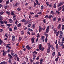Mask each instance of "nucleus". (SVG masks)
<instances>
[{
  "label": "nucleus",
  "mask_w": 64,
  "mask_h": 64,
  "mask_svg": "<svg viewBox=\"0 0 64 64\" xmlns=\"http://www.w3.org/2000/svg\"><path fill=\"white\" fill-rule=\"evenodd\" d=\"M39 49L42 51H43L44 50V48L42 47V44H40L39 45Z\"/></svg>",
  "instance_id": "obj_1"
},
{
  "label": "nucleus",
  "mask_w": 64,
  "mask_h": 64,
  "mask_svg": "<svg viewBox=\"0 0 64 64\" xmlns=\"http://www.w3.org/2000/svg\"><path fill=\"white\" fill-rule=\"evenodd\" d=\"M7 46H6V48H8V49H11V48L10 47V44H7Z\"/></svg>",
  "instance_id": "obj_2"
},
{
  "label": "nucleus",
  "mask_w": 64,
  "mask_h": 64,
  "mask_svg": "<svg viewBox=\"0 0 64 64\" xmlns=\"http://www.w3.org/2000/svg\"><path fill=\"white\" fill-rule=\"evenodd\" d=\"M63 3H64V2H60L59 4L57 6L58 7H59L60 6H61V5H62H62L63 4Z\"/></svg>",
  "instance_id": "obj_3"
},
{
  "label": "nucleus",
  "mask_w": 64,
  "mask_h": 64,
  "mask_svg": "<svg viewBox=\"0 0 64 64\" xmlns=\"http://www.w3.org/2000/svg\"><path fill=\"white\" fill-rule=\"evenodd\" d=\"M44 38L45 37L44 36H42L41 37L42 40V41H43V42H44V40H45L44 39Z\"/></svg>",
  "instance_id": "obj_4"
},
{
  "label": "nucleus",
  "mask_w": 64,
  "mask_h": 64,
  "mask_svg": "<svg viewBox=\"0 0 64 64\" xmlns=\"http://www.w3.org/2000/svg\"><path fill=\"white\" fill-rule=\"evenodd\" d=\"M12 41H14L15 40V36L14 35H13L12 37Z\"/></svg>",
  "instance_id": "obj_5"
},
{
  "label": "nucleus",
  "mask_w": 64,
  "mask_h": 64,
  "mask_svg": "<svg viewBox=\"0 0 64 64\" xmlns=\"http://www.w3.org/2000/svg\"><path fill=\"white\" fill-rule=\"evenodd\" d=\"M61 26V24H60L59 26H58V29H60V28Z\"/></svg>",
  "instance_id": "obj_6"
},
{
  "label": "nucleus",
  "mask_w": 64,
  "mask_h": 64,
  "mask_svg": "<svg viewBox=\"0 0 64 64\" xmlns=\"http://www.w3.org/2000/svg\"><path fill=\"white\" fill-rule=\"evenodd\" d=\"M51 17L53 18V16H52V15H51V14H50L49 15V16L48 17V18H49V19H50Z\"/></svg>",
  "instance_id": "obj_7"
},
{
  "label": "nucleus",
  "mask_w": 64,
  "mask_h": 64,
  "mask_svg": "<svg viewBox=\"0 0 64 64\" xmlns=\"http://www.w3.org/2000/svg\"><path fill=\"white\" fill-rule=\"evenodd\" d=\"M39 32H41V30L42 29V28L41 26H39Z\"/></svg>",
  "instance_id": "obj_8"
},
{
  "label": "nucleus",
  "mask_w": 64,
  "mask_h": 64,
  "mask_svg": "<svg viewBox=\"0 0 64 64\" xmlns=\"http://www.w3.org/2000/svg\"><path fill=\"white\" fill-rule=\"evenodd\" d=\"M50 50V48H48V49L47 50V52L49 53Z\"/></svg>",
  "instance_id": "obj_9"
},
{
  "label": "nucleus",
  "mask_w": 64,
  "mask_h": 64,
  "mask_svg": "<svg viewBox=\"0 0 64 64\" xmlns=\"http://www.w3.org/2000/svg\"><path fill=\"white\" fill-rule=\"evenodd\" d=\"M8 56L9 57H10V58H11L12 59V58H13V57H12V56H11L10 54H8Z\"/></svg>",
  "instance_id": "obj_10"
},
{
  "label": "nucleus",
  "mask_w": 64,
  "mask_h": 64,
  "mask_svg": "<svg viewBox=\"0 0 64 64\" xmlns=\"http://www.w3.org/2000/svg\"><path fill=\"white\" fill-rule=\"evenodd\" d=\"M3 40H1V39H0V45H1V44H2L3 43Z\"/></svg>",
  "instance_id": "obj_11"
},
{
  "label": "nucleus",
  "mask_w": 64,
  "mask_h": 64,
  "mask_svg": "<svg viewBox=\"0 0 64 64\" xmlns=\"http://www.w3.org/2000/svg\"><path fill=\"white\" fill-rule=\"evenodd\" d=\"M35 38H32L31 39L32 41V43H33L34 42V39Z\"/></svg>",
  "instance_id": "obj_12"
},
{
  "label": "nucleus",
  "mask_w": 64,
  "mask_h": 64,
  "mask_svg": "<svg viewBox=\"0 0 64 64\" xmlns=\"http://www.w3.org/2000/svg\"><path fill=\"white\" fill-rule=\"evenodd\" d=\"M62 9V7H60V8H59L58 9V11H60V10H61Z\"/></svg>",
  "instance_id": "obj_13"
},
{
  "label": "nucleus",
  "mask_w": 64,
  "mask_h": 64,
  "mask_svg": "<svg viewBox=\"0 0 64 64\" xmlns=\"http://www.w3.org/2000/svg\"><path fill=\"white\" fill-rule=\"evenodd\" d=\"M56 47L57 49H58V44H56Z\"/></svg>",
  "instance_id": "obj_14"
},
{
  "label": "nucleus",
  "mask_w": 64,
  "mask_h": 64,
  "mask_svg": "<svg viewBox=\"0 0 64 64\" xmlns=\"http://www.w3.org/2000/svg\"><path fill=\"white\" fill-rule=\"evenodd\" d=\"M64 29V26L63 25H62V30L63 31Z\"/></svg>",
  "instance_id": "obj_15"
},
{
  "label": "nucleus",
  "mask_w": 64,
  "mask_h": 64,
  "mask_svg": "<svg viewBox=\"0 0 64 64\" xmlns=\"http://www.w3.org/2000/svg\"><path fill=\"white\" fill-rule=\"evenodd\" d=\"M12 26V24H6V26H9V27H10V26Z\"/></svg>",
  "instance_id": "obj_16"
},
{
  "label": "nucleus",
  "mask_w": 64,
  "mask_h": 64,
  "mask_svg": "<svg viewBox=\"0 0 64 64\" xmlns=\"http://www.w3.org/2000/svg\"><path fill=\"white\" fill-rule=\"evenodd\" d=\"M58 58H59V57L58 56L55 60V61H58Z\"/></svg>",
  "instance_id": "obj_17"
},
{
  "label": "nucleus",
  "mask_w": 64,
  "mask_h": 64,
  "mask_svg": "<svg viewBox=\"0 0 64 64\" xmlns=\"http://www.w3.org/2000/svg\"><path fill=\"white\" fill-rule=\"evenodd\" d=\"M8 62L9 63H11V59L10 58L9 59Z\"/></svg>",
  "instance_id": "obj_18"
},
{
  "label": "nucleus",
  "mask_w": 64,
  "mask_h": 64,
  "mask_svg": "<svg viewBox=\"0 0 64 64\" xmlns=\"http://www.w3.org/2000/svg\"><path fill=\"white\" fill-rule=\"evenodd\" d=\"M10 14L12 15H15V14L12 12H11Z\"/></svg>",
  "instance_id": "obj_19"
},
{
  "label": "nucleus",
  "mask_w": 64,
  "mask_h": 64,
  "mask_svg": "<svg viewBox=\"0 0 64 64\" xmlns=\"http://www.w3.org/2000/svg\"><path fill=\"white\" fill-rule=\"evenodd\" d=\"M11 55L12 56H14V53L13 52H11Z\"/></svg>",
  "instance_id": "obj_20"
},
{
  "label": "nucleus",
  "mask_w": 64,
  "mask_h": 64,
  "mask_svg": "<svg viewBox=\"0 0 64 64\" xmlns=\"http://www.w3.org/2000/svg\"><path fill=\"white\" fill-rule=\"evenodd\" d=\"M59 32L58 31L57 32V33H56V36H58V35H59Z\"/></svg>",
  "instance_id": "obj_21"
},
{
  "label": "nucleus",
  "mask_w": 64,
  "mask_h": 64,
  "mask_svg": "<svg viewBox=\"0 0 64 64\" xmlns=\"http://www.w3.org/2000/svg\"><path fill=\"white\" fill-rule=\"evenodd\" d=\"M17 10L18 11H21V9L20 8H17Z\"/></svg>",
  "instance_id": "obj_22"
},
{
  "label": "nucleus",
  "mask_w": 64,
  "mask_h": 64,
  "mask_svg": "<svg viewBox=\"0 0 64 64\" xmlns=\"http://www.w3.org/2000/svg\"><path fill=\"white\" fill-rule=\"evenodd\" d=\"M54 8H56V4L55 3L54 4Z\"/></svg>",
  "instance_id": "obj_23"
},
{
  "label": "nucleus",
  "mask_w": 64,
  "mask_h": 64,
  "mask_svg": "<svg viewBox=\"0 0 64 64\" xmlns=\"http://www.w3.org/2000/svg\"><path fill=\"white\" fill-rule=\"evenodd\" d=\"M10 51V50L9 49H8L6 51V53H7V52H8L9 53Z\"/></svg>",
  "instance_id": "obj_24"
},
{
  "label": "nucleus",
  "mask_w": 64,
  "mask_h": 64,
  "mask_svg": "<svg viewBox=\"0 0 64 64\" xmlns=\"http://www.w3.org/2000/svg\"><path fill=\"white\" fill-rule=\"evenodd\" d=\"M48 32H49V29H46V33H48Z\"/></svg>",
  "instance_id": "obj_25"
},
{
  "label": "nucleus",
  "mask_w": 64,
  "mask_h": 64,
  "mask_svg": "<svg viewBox=\"0 0 64 64\" xmlns=\"http://www.w3.org/2000/svg\"><path fill=\"white\" fill-rule=\"evenodd\" d=\"M58 55L59 56H61V54H60V53L59 52H58Z\"/></svg>",
  "instance_id": "obj_26"
},
{
  "label": "nucleus",
  "mask_w": 64,
  "mask_h": 64,
  "mask_svg": "<svg viewBox=\"0 0 64 64\" xmlns=\"http://www.w3.org/2000/svg\"><path fill=\"white\" fill-rule=\"evenodd\" d=\"M51 48L52 49V50H53L54 49V47H53V45H51Z\"/></svg>",
  "instance_id": "obj_27"
},
{
  "label": "nucleus",
  "mask_w": 64,
  "mask_h": 64,
  "mask_svg": "<svg viewBox=\"0 0 64 64\" xmlns=\"http://www.w3.org/2000/svg\"><path fill=\"white\" fill-rule=\"evenodd\" d=\"M9 20L10 22V23H12L13 21L12 20L10 19Z\"/></svg>",
  "instance_id": "obj_28"
},
{
  "label": "nucleus",
  "mask_w": 64,
  "mask_h": 64,
  "mask_svg": "<svg viewBox=\"0 0 64 64\" xmlns=\"http://www.w3.org/2000/svg\"><path fill=\"white\" fill-rule=\"evenodd\" d=\"M4 13V12L1 11L0 12V15H3V14Z\"/></svg>",
  "instance_id": "obj_29"
},
{
  "label": "nucleus",
  "mask_w": 64,
  "mask_h": 64,
  "mask_svg": "<svg viewBox=\"0 0 64 64\" xmlns=\"http://www.w3.org/2000/svg\"><path fill=\"white\" fill-rule=\"evenodd\" d=\"M26 20L25 19H24V20H22V22H26Z\"/></svg>",
  "instance_id": "obj_30"
},
{
  "label": "nucleus",
  "mask_w": 64,
  "mask_h": 64,
  "mask_svg": "<svg viewBox=\"0 0 64 64\" xmlns=\"http://www.w3.org/2000/svg\"><path fill=\"white\" fill-rule=\"evenodd\" d=\"M35 57H36V56L35 55H34L33 56V59H34V60L35 59Z\"/></svg>",
  "instance_id": "obj_31"
},
{
  "label": "nucleus",
  "mask_w": 64,
  "mask_h": 64,
  "mask_svg": "<svg viewBox=\"0 0 64 64\" xmlns=\"http://www.w3.org/2000/svg\"><path fill=\"white\" fill-rule=\"evenodd\" d=\"M56 13H57L58 14H60V12H59V11H57V10H56Z\"/></svg>",
  "instance_id": "obj_32"
},
{
  "label": "nucleus",
  "mask_w": 64,
  "mask_h": 64,
  "mask_svg": "<svg viewBox=\"0 0 64 64\" xmlns=\"http://www.w3.org/2000/svg\"><path fill=\"white\" fill-rule=\"evenodd\" d=\"M9 4V1H7L6 2V5H7Z\"/></svg>",
  "instance_id": "obj_33"
},
{
  "label": "nucleus",
  "mask_w": 64,
  "mask_h": 64,
  "mask_svg": "<svg viewBox=\"0 0 64 64\" xmlns=\"http://www.w3.org/2000/svg\"><path fill=\"white\" fill-rule=\"evenodd\" d=\"M31 48H32V47L30 46H30H29V47L28 48H27V49H28V50H30V49Z\"/></svg>",
  "instance_id": "obj_34"
},
{
  "label": "nucleus",
  "mask_w": 64,
  "mask_h": 64,
  "mask_svg": "<svg viewBox=\"0 0 64 64\" xmlns=\"http://www.w3.org/2000/svg\"><path fill=\"white\" fill-rule=\"evenodd\" d=\"M44 8V6H42L41 8V10H42Z\"/></svg>",
  "instance_id": "obj_35"
},
{
  "label": "nucleus",
  "mask_w": 64,
  "mask_h": 64,
  "mask_svg": "<svg viewBox=\"0 0 64 64\" xmlns=\"http://www.w3.org/2000/svg\"><path fill=\"white\" fill-rule=\"evenodd\" d=\"M9 31H12V29L11 28H10L9 29Z\"/></svg>",
  "instance_id": "obj_36"
},
{
  "label": "nucleus",
  "mask_w": 64,
  "mask_h": 64,
  "mask_svg": "<svg viewBox=\"0 0 64 64\" xmlns=\"http://www.w3.org/2000/svg\"><path fill=\"white\" fill-rule=\"evenodd\" d=\"M6 13L8 14V15H10V12H6Z\"/></svg>",
  "instance_id": "obj_37"
},
{
  "label": "nucleus",
  "mask_w": 64,
  "mask_h": 64,
  "mask_svg": "<svg viewBox=\"0 0 64 64\" xmlns=\"http://www.w3.org/2000/svg\"><path fill=\"white\" fill-rule=\"evenodd\" d=\"M17 5H18V4L17 3V2L16 3V4H15L14 5V6H16V7H17Z\"/></svg>",
  "instance_id": "obj_38"
},
{
  "label": "nucleus",
  "mask_w": 64,
  "mask_h": 64,
  "mask_svg": "<svg viewBox=\"0 0 64 64\" xmlns=\"http://www.w3.org/2000/svg\"><path fill=\"white\" fill-rule=\"evenodd\" d=\"M4 7L5 9H7L8 8V6H6Z\"/></svg>",
  "instance_id": "obj_39"
},
{
  "label": "nucleus",
  "mask_w": 64,
  "mask_h": 64,
  "mask_svg": "<svg viewBox=\"0 0 64 64\" xmlns=\"http://www.w3.org/2000/svg\"><path fill=\"white\" fill-rule=\"evenodd\" d=\"M14 29L15 30H17V27L16 26H14Z\"/></svg>",
  "instance_id": "obj_40"
},
{
  "label": "nucleus",
  "mask_w": 64,
  "mask_h": 64,
  "mask_svg": "<svg viewBox=\"0 0 64 64\" xmlns=\"http://www.w3.org/2000/svg\"><path fill=\"white\" fill-rule=\"evenodd\" d=\"M37 38H38V37L39 38L40 37V35L39 34H37Z\"/></svg>",
  "instance_id": "obj_41"
},
{
  "label": "nucleus",
  "mask_w": 64,
  "mask_h": 64,
  "mask_svg": "<svg viewBox=\"0 0 64 64\" xmlns=\"http://www.w3.org/2000/svg\"><path fill=\"white\" fill-rule=\"evenodd\" d=\"M21 24H18V27H19L20 26Z\"/></svg>",
  "instance_id": "obj_42"
},
{
  "label": "nucleus",
  "mask_w": 64,
  "mask_h": 64,
  "mask_svg": "<svg viewBox=\"0 0 64 64\" xmlns=\"http://www.w3.org/2000/svg\"><path fill=\"white\" fill-rule=\"evenodd\" d=\"M62 43H64V37L62 38Z\"/></svg>",
  "instance_id": "obj_43"
},
{
  "label": "nucleus",
  "mask_w": 64,
  "mask_h": 64,
  "mask_svg": "<svg viewBox=\"0 0 64 64\" xmlns=\"http://www.w3.org/2000/svg\"><path fill=\"white\" fill-rule=\"evenodd\" d=\"M47 41V38L46 37L45 39L46 42V43Z\"/></svg>",
  "instance_id": "obj_44"
},
{
  "label": "nucleus",
  "mask_w": 64,
  "mask_h": 64,
  "mask_svg": "<svg viewBox=\"0 0 64 64\" xmlns=\"http://www.w3.org/2000/svg\"><path fill=\"white\" fill-rule=\"evenodd\" d=\"M61 20V18H59L58 19V22H59Z\"/></svg>",
  "instance_id": "obj_45"
},
{
  "label": "nucleus",
  "mask_w": 64,
  "mask_h": 64,
  "mask_svg": "<svg viewBox=\"0 0 64 64\" xmlns=\"http://www.w3.org/2000/svg\"><path fill=\"white\" fill-rule=\"evenodd\" d=\"M35 24H34L32 25V27L33 28H35Z\"/></svg>",
  "instance_id": "obj_46"
},
{
  "label": "nucleus",
  "mask_w": 64,
  "mask_h": 64,
  "mask_svg": "<svg viewBox=\"0 0 64 64\" xmlns=\"http://www.w3.org/2000/svg\"><path fill=\"white\" fill-rule=\"evenodd\" d=\"M46 19H44V20H43L44 22V23H46Z\"/></svg>",
  "instance_id": "obj_47"
},
{
  "label": "nucleus",
  "mask_w": 64,
  "mask_h": 64,
  "mask_svg": "<svg viewBox=\"0 0 64 64\" xmlns=\"http://www.w3.org/2000/svg\"><path fill=\"white\" fill-rule=\"evenodd\" d=\"M51 45H48V48H51Z\"/></svg>",
  "instance_id": "obj_48"
},
{
  "label": "nucleus",
  "mask_w": 64,
  "mask_h": 64,
  "mask_svg": "<svg viewBox=\"0 0 64 64\" xmlns=\"http://www.w3.org/2000/svg\"><path fill=\"white\" fill-rule=\"evenodd\" d=\"M28 22H29V21H28L27 22H25L24 23V25H26V24H27L28 23Z\"/></svg>",
  "instance_id": "obj_49"
},
{
  "label": "nucleus",
  "mask_w": 64,
  "mask_h": 64,
  "mask_svg": "<svg viewBox=\"0 0 64 64\" xmlns=\"http://www.w3.org/2000/svg\"><path fill=\"white\" fill-rule=\"evenodd\" d=\"M55 52H53V53H52V55L53 56H54V55H55Z\"/></svg>",
  "instance_id": "obj_50"
},
{
  "label": "nucleus",
  "mask_w": 64,
  "mask_h": 64,
  "mask_svg": "<svg viewBox=\"0 0 64 64\" xmlns=\"http://www.w3.org/2000/svg\"><path fill=\"white\" fill-rule=\"evenodd\" d=\"M39 56H38V57L36 59V60H38V59H39Z\"/></svg>",
  "instance_id": "obj_51"
},
{
  "label": "nucleus",
  "mask_w": 64,
  "mask_h": 64,
  "mask_svg": "<svg viewBox=\"0 0 64 64\" xmlns=\"http://www.w3.org/2000/svg\"><path fill=\"white\" fill-rule=\"evenodd\" d=\"M33 53H34L35 54H37V52H36L34 51V52H33Z\"/></svg>",
  "instance_id": "obj_52"
},
{
  "label": "nucleus",
  "mask_w": 64,
  "mask_h": 64,
  "mask_svg": "<svg viewBox=\"0 0 64 64\" xmlns=\"http://www.w3.org/2000/svg\"><path fill=\"white\" fill-rule=\"evenodd\" d=\"M18 22V21L17 20H16V21L15 22V23H16V25H17V23Z\"/></svg>",
  "instance_id": "obj_53"
},
{
  "label": "nucleus",
  "mask_w": 64,
  "mask_h": 64,
  "mask_svg": "<svg viewBox=\"0 0 64 64\" xmlns=\"http://www.w3.org/2000/svg\"><path fill=\"white\" fill-rule=\"evenodd\" d=\"M60 34H63V32H62L60 31Z\"/></svg>",
  "instance_id": "obj_54"
},
{
  "label": "nucleus",
  "mask_w": 64,
  "mask_h": 64,
  "mask_svg": "<svg viewBox=\"0 0 64 64\" xmlns=\"http://www.w3.org/2000/svg\"><path fill=\"white\" fill-rule=\"evenodd\" d=\"M4 23L6 24H7V21H4Z\"/></svg>",
  "instance_id": "obj_55"
},
{
  "label": "nucleus",
  "mask_w": 64,
  "mask_h": 64,
  "mask_svg": "<svg viewBox=\"0 0 64 64\" xmlns=\"http://www.w3.org/2000/svg\"><path fill=\"white\" fill-rule=\"evenodd\" d=\"M64 44L62 46V49H64Z\"/></svg>",
  "instance_id": "obj_56"
},
{
  "label": "nucleus",
  "mask_w": 64,
  "mask_h": 64,
  "mask_svg": "<svg viewBox=\"0 0 64 64\" xmlns=\"http://www.w3.org/2000/svg\"><path fill=\"white\" fill-rule=\"evenodd\" d=\"M46 4H47V6H48L49 4V2H46Z\"/></svg>",
  "instance_id": "obj_57"
},
{
  "label": "nucleus",
  "mask_w": 64,
  "mask_h": 64,
  "mask_svg": "<svg viewBox=\"0 0 64 64\" xmlns=\"http://www.w3.org/2000/svg\"><path fill=\"white\" fill-rule=\"evenodd\" d=\"M38 14H42V12H40L38 13Z\"/></svg>",
  "instance_id": "obj_58"
},
{
  "label": "nucleus",
  "mask_w": 64,
  "mask_h": 64,
  "mask_svg": "<svg viewBox=\"0 0 64 64\" xmlns=\"http://www.w3.org/2000/svg\"><path fill=\"white\" fill-rule=\"evenodd\" d=\"M21 33L23 35V34H24V32H23V31H21Z\"/></svg>",
  "instance_id": "obj_59"
},
{
  "label": "nucleus",
  "mask_w": 64,
  "mask_h": 64,
  "mask_svg": "<svg viewBox=\"0 0 64 64\" xmlns=\"http://www.w3.org/2000/svg\"><path fill=\"white\" fill-rule=\"evenodd\" d=\"M29 46L27 45V46H26V48H27V49H28V47H29Z\"/></svg>",
  "instance_id": "obj_60"
},
{
  "label": "nucleus",
  "mask_w": 64,
  "mask_h": 64,
  "mask_svg": "<svg viewBox=\"0 0 64 64\" xmlns=\"http://www.w3.org/2000/svg\"><path fill=\"white\" fill-rule=\"evenodd\" d=\"M2 55L3 56H5V55H6V53H3Z\"/></svg>",
  "instance_id": "obj_61"
},
{
  "label": "nucleus",
  "mask_w": 64,
  "mask_h": 64,
  "mask_svg": "<svg viewBox=\"0 0 64 64\" xmlns=\"http://www.w3.org/2000/svg\"><path fill=\"white\" fill-rule=\"evenodd\" d=\"M27 33L28 34H29V35H30V34H31L30 33L29 31Z\"/></svg>",
  "instance_id": "obj_62"
},
{
  "label": "nucleus",
  "mask_w": 64,
  "mask_h": 64,
  "mask_svg": "<svg viewBox=\"0 0 64 64\" xmlns=\"http://www.w3.org/2000/svg\"><path fill=\"white\" fill-rule=\"evenodd\" d=\"M62 38V36H60V39H61Z\"/></svg>",
  "instance_id": "obj_63"
},
{
  "label": "nucleus",
  "mask_w": 64,
  "mask_h": 64,
  "mask_svg": "<svg viewBox=\"0 0 64 64\" xmlns=\"http://www.w3.org/2000/svg\"><path fill=\"white\" fill-rule=\"evenodd\" d=\"M64 18H63L62 19V22H64Z\"/></svg>",
  "instance_id": "obj_64"
}]
</instances>
